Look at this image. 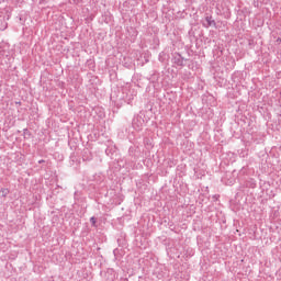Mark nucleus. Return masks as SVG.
Listing matches in <instances>:
<instances>
[{
    "label": "nucleus",
    "instance_id": "nucleus-1",
    "mask_svg": "<svg viewBox=\"0 0 281 281\" xmlns=\"http://www.w3.org/2000/svg\"><path fill=\"white\" fill-rule=\"evenodd\" d=\"M132 126L135 131H142L144 126V117L140 114L135 115L132 121Z\"/></svg>",
    "mask_w": 281,
    "mask_h": 281
},
{
    "label": "nucleus",
    "instance_id": "nucleus-2",
    "mask_svg": "<svg viewBox=\"0 0 281 281\" xmlns=\"http://www.w3.org/2000/svg\"><path fill=\"white\" fill-rule=\"evenodd\" d=\"M171 60L173 65H177V67H186V58H183L179 53H173Z\"/></svg>",
    "mask_w": 281,
    "mask_h": 281
},
{
    "label": "nucleus",
    "instance_id": "nucleus-3",
    "mask_svg": "<svg viewBox=\"0 0 281 281\" xmlns=\"http://www.w3.org/2000/svg\"><path fill=\"white\" fill-rule=\"evenodd\" d=\"M5 58H10V55H8L5 44H0V65H3V60H5Z\"/></svg>",
    "mask_w": 281,
    "mask_h": 281
},
{
    "label": "nucleus",
    "instance_id": "nucleus-4",
    "mask_svg": "<svg viewBox=\"0 0 281 281\" xmlns=\"http://www.w3.org/2000/svg\"><path fill=\"white\" fill-rule=\"evenodd\" d=\"M205 22L202 23L203 27H216V21L212 18V15H206Z\"/></svg>",
    "mask_w": 281,
    "mask_h": 281
},
{
    "label": "nucleus",
    "instance_id": "nucleus-5",
    "mask_svg": "<svg viewBox=\"0 0 281 281\" xmlns=\"http://www.w3.org/2000/svg\"><path fill=\"white\" fill-rule=\"evenodd\" d=\"M245 186L246 188H256L257 183H256V179L254 178H248L246 181H245Z\"/></svg>",
    "mask_w": 281,
    "mask_h": 281
},
{
    "label": "nucleus",
    "instance_id": "nucleus-6",
    "mask_svg": "<svg viewBox=\"0 0 281 281\" xmlns=\"http://www.w3.org/2000/svg\"><path fill=\"white\" fill-rule=\"evenodd\" d=\"M8 194H10V189H5V188L0 189V196H2V199H5Z\"/></svg>",
    "mask_w": 281,
    "mask_h": 281
},
{
    "label": "nucleus",
    "instance_id": "nucleus-7",
    "mask_svg": "<svg viewBox=\"0 0 281 281\" xmlns=\"http://www.w3.org/2000/svg\"><path fill=\"white\" fill-rule=\"evenodd\" d=\"M90 223L92 227H98V218L95 216L90 217Z\"/></svg>",
    "mask_w": 281,
    "mask_h": 281
},
{
    "label": "nucleus",
    "instance_id": "nucleus-8",
    "mask_svg": "<svg viewBox=\"0 0 281 281\" xmlns=\"http://www.w3.org/2000/svg\"><path fill=\"white\" fill-rule=\"evenodd\" d=\"M134 153H135V147H130V149H128V155H130L131 157H133Z\"/></svg>",
    "mask_w": 281,
    "mask_h": 281
},
{
    "label": "nucleus",
    "instance_id": "nucleus-9",
    "mask_svg": "<svg viewBox=\"0 0 281 281\" xmlns=\"http://www.w3.org/2000/svg\"><path fill=\"white\" fill-rule=\"evenodd\" d=\"M245 172H247V169H245V167H244L240 169L239 175H245Z\"/></svg>",
    "mask_w": 281,
    "mask_h": 281
},
{
    "label": "nucleus",
    "instance_id": "nucleus-10",
    "mask_svg": "<svg viewBox=\"0 0 281 281\" xmlns=\"http://www.w3.org/2000/svg\"><path fill=\"white\" fill-rule=\"evenodd\" d=\"M74 1V3L76 4V5H78V3H82V0H72Z\"/></svg>",
    "mask_w": 281,
    "mask_h": 281
},
{
    "label": "nucleus",
    "instance_id": "nucleus-11",
    "mask_svg": "<svg viewBox=\"0 0 281 281\" xmlns=\"http://www.w3.org/2000/svg\"><path fill=\"white\" fill-rule=\"evenodd\" d=\"M105 154H106V155H111V149L106 148V149H105Z\"/></svg>",
    "mask_w": 281,
    "mask_h": 281
},
{
    "label": "nucleus",
    "instance_id": "nucleus-12",
    "mask_svg": "<svg viewBox=\"0 0 281 281\" xmlns=\"http://www.w3.org/2000/svg\"><path fill=\"white\" fill-rule=\"evenodd\" d=\"M38 164H45V160L41 159L38 160Z\"/></svg>",
    "mask_w": 281,
    "mask_h": 281
},
{
    "label": "nucleus",
    "instance_id": "nucleus-13",
    "mask_svg": "<svg viewBox=\"0 0 281 281\" xmlns=\"http://www.w3.org/2000/svg\"><path fill=\"white\" fill-rule=\"evenodd\" d=\"M121 281H128V278H122Z\"/></svg>",
    "mask_w": 281,
    "mask_h": 281
},
{
    "label": "nucleus",
    "instance_id": "nucleus-14",
    "mask_svg": "<svg viewBox=\"0 0 281 281\" xmlns=\"http://www.w3.org/2000/svg\"><path fill=\"white\" fill-rule=\"evenodd\" d=\"M83 161H89V158H86V157L83 156Z\"/></svg>",
    "mask_w": 281,
    "mask_h": 281
},
{
    "label": "nucleus",
    "instance_id": "nucleus-15",
    "mask_svg": "<svg viewBox=\"0 0 281 281\" xmlns=\"http://www.w3.org/2000/svg\"><path fill=\"white\" fill-rule=\"evenodd\" d=\"M277 43H281V37H279V38L277 40Z\"/></svg>",
    "mask_w": 281,
    "mask_h": 281
},
{
    "label": "nucleus",
    "instance_id": "nucleus-16",
    "mask_svg": "<svg viewBox=\"0 0 281 281\" xmlns=\"http://www.w3.org/2000/svg\"><path fill=\"white\" fill-rule=\"evenodd\" d=\"M5 27H8V24H5L4 27H3V29H0V30H5Z\"/></svg>",
    "mask_w": 281,
    "mask_h": 281
},
{
    "label": "nucleus",
    "instance_id": "nucleus-17",
    "mask_svg": "<svg viewBox=\"0 0 281 281\" xmlns=\"http://www.w3.org/2000/svg\"><path fill=\"white\" fill-rule=\"evenodd\" d=\"M7 58V60H10V57H5ZM5 58L3 59L4 60V63H5Z\"/></svg>",
    "mask_w": 281,
    "mask_h": 281
}]
</instances>
